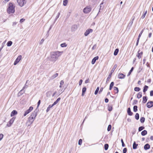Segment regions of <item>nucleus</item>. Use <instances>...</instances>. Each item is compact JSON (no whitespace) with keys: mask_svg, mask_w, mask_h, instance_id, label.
Returning <instances> with one entry per match:
<instances>
[{"mask_svg":"<svg viewBox=\"0 0 153 153\" xmlns=\"http://www.w3.org/2000/svg\"><path fill=\"white\" fill-rule=\"evenodd\" d=\"M19 5L21 7H22L26 3V0H17Z\"/></svg>","mask_w":153,"mask_h":153,"instance_id":"5","label":"nucleus"},{"mask_svg":"<svg viewBox=\"0 0 153 153\" xmlns=\"http://www.w3.org/2000/svg\"><path fill=\"white\" fill-rule=\"evenodd\" d=\"M143 30H142L140 32V33L139 34V35L138 36V38H140V36H141L142 33H143Z\"/></svg>","mask_w":153,"mask_h":153,"instance_id":"49","label":"nucleus"},{"mask_svg":"<svg viewBox=\"0 0 153 153\" xmlns=\"http://www.w3.org/2000/svg\"><path fill=\"white\" fill-rule=\"evenodd\" d=\"M108 101V100L107 98H106L105 99V102L106 103H107Z\"/></svg>","mask_w":153,"mask_h":153,"instance_id":"59","label":"nucleus"},{"mask_svg":"<svg viewBox=\"0 0 153 153\" xmlns=\"http://www.w3.org/2000/svg\"><path fill=\"white\" fill-rule=\"evenodd\" d=\"M86 88L85 87H84L82 88V96H83L84 95L85 92L86 91Z\"/></svg>","mask_w":153,"mask_h":153,"instance_id":"16","label":"nucleus"},{"mask_svg":"<svg viewBox=\"0 0 153 153\" xmlns=\"http://www.w3.org/2000/svg\"><path fill=\"white\" fill-rule=\"evenodd\" d=\"M25 92V91H24L23 89H22L19 92V94H20V95L22 94L23 93H24Z\"/></svg>","mask_w":153,"mask_h":153,"instance_id":"38","label":"nucleus"},{"mask_svg":"<svg viewBox=\"0 0 153 153\" xmlns=\"http://www.w3.org/2000/svg\"><path fill=\"white\" fill-rule=\"evenodd\" d=\"M33 108L32 107H30L29 108V109H28V110L26 111L24 114V116H25L27 114H28L30 112L33 110Z\"/></svg>","mask_w":153,"mask_h":153,"instance_id":"9","label":"nucleus"},{"mask_svg":"<svg viewBox=\"0 0 153 153\" xmlns=\"http://www.w3.org/2000/svg\"><path fill=\"white\" fill-rule=\"evenodd\" d=\"M77 29V26L76 25H73L71 28L72 31H74Z\"/></svg>","mask_w":153,"mask_h":153,"instance_id":"15","label":"nucleus"},{"mask_svg":"<svg viewBox=\"0 0 153 153\" xmlns=\"http://www.w3.org/2000/svg\"><path fill=\"white\" fill-rule=\"evenodd\" d=\"M127 151L126 148H124L123 150V153H126Z\"/></svg>","mask_w":153,"mask_h":153,"instance_id":"50","label":"nucleus"},{"mask_svg":"<svg viewBox=\"0 0 153 153\" xmlns=\"http://www.w3.org/2000/svg\"><path fill=\"white\" fill-rule=\"evenodd\" d=\"M147 134V131L146 130H144L141 133V135L143 136H144Z\"/></svg>","mask_w":153,"mask_h":153,"instance_id":"24","label":"nucleus"},{"mask_svg":"<svg viewBox=\"0 0 153 153\" xmlns=\"http://www.w3.org/2000/svg\"><path fill=\"white\" fill-rule=\"evenodd\" d=\"M64 83V82L63 81L61 80L60 82V85L59 86L60 88H61L62 87V85H63Z\"/></svg>","mask_w":153,"mask_h":153,"instance_id":"44","label":"nucleus"},{"mask_svg":"<svg viewBox=\"0 0 153 153\" xmlns=\"http://www.w3.org/2000/svg\"><path fill=\"white\" fill-rule=\"evenodd\" d=\"M150 95L151 96H153V91H151L150 92Z\"/></svg>","mask_w":153,"mask_h":153,"instance_id":"57","label":"nucleus"},{"mask_svg":"<svg viewBox=\"0 0 153 153\" xmlns=\"http://www.w3.org/2000/svg\"><path fill=\"white\" fill-rule=\"evenodd\" d=\"M25 21V19H20V23H22L24 22Z\"/></svg>","mask_w":153,"mask_h":153,"instance_id":"54","label":"nucleus"},{"mask_svg":"<svg viewBox=\"0 0 153 153\" xmlns=\"http://www.w3.org/2000/svg\"><path fill=\"white\" fill-rule=\"evenodd\" d=\"M152 33H150L149 34V37L150 38L151 37V36H152Z\"/></svg>","mask_w":153,"mask_h":153,"instance_id":"64","label":"nucleus"},{"mask_svg":"<svg viewBox=\"0 0 153 153\" xmlns=\"http://www.w3.org/2000/svg\"><path fill=\"white\" fill-rule=\"evenodd\" d=\"M127 113L130 116H131L132 115L133 113L131 112V111L130 108H129L128 109Z\"/></svg>","mask_w":153,"mask_h":153,"instance_id":"18","label":"nucleus"},{"mask_svg":"<svg viewBox=\"0 0 153 153\" xmlns=\"http://www.w3.org/2000/svg\"><path fill=\"white\" fill-rule=\"evenodd\" d=\"M53 106V105H49L48 107L47 108V110H46V112H48L49 110H50V109Z\"/></svg>","mask_w":153,"mask_h":153,"instance_id":"19","label":"nucleus"},{"mask_svg":"<svg viewBox=\"0 0 153 153\" xmlns=\"http://www.w3.org/2000/svg\"><path fill=\"white\" fill-rule=\"evenodd\" d=\"M142 93L141 92H139L137 95V97L138 99L142 97Z\"/></svg>","mask_w":153,"mask_h":153,"instance_id":"28","label":"nucleus"},{"mask_svg":"<svg viewBox=\"0 0 153 153\" xmlns=\"http://www.w3.org/2000/svg\"><path fill=\"white\" fill-rule=\"evenodd\" d=\"M134 19V17L131 20V21H130V22L129 23V24L130 25H131L133 23V21Z\"/></svg>","mask_w":153,"mask_h":153,"instance_id":"40","label":"nucleus"},{"mask_svg":"<svg viewBox=\"0 0 153 153\" xmlns=\"http://www.w3.org/2000/svg\"><path fill=\"white\" fill-rule=\"evenodd\" d=\"M103 88H100V90L99 91V94H100L101 93V92H102V91L103 90Z\"/></svg>","mask_w":153,"mask_h":153,"instance_id":"56","label":"nucleus"},{"mask_svg":"<svg viewBox=\"0 0 153 153\" xmlns=\"http://www.w3.org/2000/svg\"><path fill=\"white\" fill-rule=\"evenodd\" d=\"M111 125H109V126H108V128H107L108 131H110L111 129Z\"/></svg>","mask_w":153,"mask_h":153,"instance_id":"46","label":"nucleus"},{"mask_svg":"<svg viewBox=\"0 0 153 153\" xmlns=\"http://www.w3.org/2000/svg\"><path fill=\"white\" fill-rule=\"evenodd\" d=\"M145 118L144 117H142L140 119V121L141 123H143L144 122Z\"/></svg>","mask_w":153,"mask_h":153,"instance_id":"36","label":"nucleus"},{"mask_svg":"<svg viewBox=\"0 0 153 153\" xmlns=\"http://www.w3.org/2000/svg\"><path fill=\"white\" fill-rule=\"evenodd\" d=\"M22 56L20 55L17 58H16V59L15 61L14 65H16L22 59Z\"/></svg>","mask_w":153,"mask_h":153,"instance_id":"7","label":"nucleus"},{"mask_svg":"<svg viewBox=\"0 0 153 153\" xmlns=\"http://www.w3.org/2000/svg\"><path fill=\"white\" fill-rule=\"evenodd\" d=\"M137 146L138 144H136L135 142H134L133 144V148L134 149H136L137 148Z\"/></svg>","mask_w":153,"mask_h":153,"instance_id":"23","label":"nucleus"},{"mask_svg":"<svg viewBox=\"0 0 153 153\" xmlns=\"http://www.w3.org/2000/svg\"><path fill=\"white\" fill-rule=\"evenodd\" d=\"M150 148V146L148 144H146L144 146V149L145 150L149 149Z\"/></svg>","mask_w":153,"mask_h":153,"instance_id":"17","label":"nucleus"},{"mask_svg":"<svg viewBox=\"0 0 153 153\" xmlns=\"http://www.w3.org/2000/svg\"><path fill=\"white\" fill-rule=\"evenodd\" d=\"M147 10H146L145 11H144V12H143V14L141 16V18L143 19H144L145 18V16H146V14L147 13Z\"/></svg>","mask_w":153,"mask_h":153,"instance_id":"21","label":"nucleus"},{"mask_svg":"<svg viewBox=\"0 0 153 153\" xmlns=\"http://www.w3.org/2000/svg\"><path fill=\"white\" fill-rule=\"evenodd\" d=\"M111 74H110L109 76H108V78H107V80H106V82H108V81H109V80L111 77Z\"/></svg>","mask_w":153,"mask_h":153,"instance_id":"43","label":"nucleus"},{"mask_svg":"<svg viewBox=\"0 0 153 153\" xmlns=\"http://www.w3.org/2000/svg\"><path fill=\"white\" fill-rule=\"evenodd\" d=\"M82 82V79H80L79 81V85H80Z\"/></svg>","mask_w":153,"mask_h":153,"instance_id":"55","label":"nucleus"},{"mask_svg":"<svg viewBox=\"0 0 153 153\" xmlns=\"http://www.w3.org/2000/svg\"><path fill=\"white\" fill-rule=\"evenodd\" d=\"M125 77V75L122 73H119L118 75V77L119 79H124Z\"/></svg>","mask_w":153,"mask_h":153,"instance_id":"11","label":"nucleus"},{"mask_svg":"<svg viewBox=\"0 0 153 153\" xmlns=\"http://www.w3.org/2000/svg\"><path fill=\"white\" fill-rule=\"evenodd\" d=\"M82 143V140L81 139L79 140L78 142V144L79 145H81Z\"/></svg>","mask_w":153,"mask_h":153,"instance_id":"51","label":"nucleus"},{"mask_svg":"<svg viewBox=\"0 0 153 153\" xmlns=\"http://www.w3.org/2000/svg\"><path fill=\"white\" fill-rule=\"evenodd\" d=\"M112 108L111 106H109L108 107V109L109 111H111L112 110Z\"/></svg>","mask_w":153,"mask_h":153,"instance_id":"52","label":"nucleus"},{"mask_svg":"<svg viewBox=\"0 0 153 153\" xmlns=\"http://www.w3.org/2000/svg\"><path fill=\"white\" fill-rule=\"evenodd\" d=\"M88 82H89V79H86V80L85 81V83H88Z\"/></svg>","mask_w":153,"mask_h":153,"instance_id":"60","label":"nucleus"},{"mask_svg":"<svg viewBox=\"0 0 153 153\" xmlns=\"http://www.w3.org/2000/svg\"><path fill=\"white\" fill-rule=\"evenodd\" d=\"M15 119V117H13L12 118L7 124V127H10L11 126L13 123Z\"/></svg>","mask_w":153,"mask_h":153,"instance_id":"6","label":"nucleus"},{"mask_svg":"<svg viewBox=\"0 0 153 153\" xmlns=\"http://www.w3.org/2000/svg\"><path fill=\"white\" fill-rule=\"evenodd\" d=\"M45 41V39H41V40L39 42V44L40 45H41L43 44V42Z\"/></svg>","mask_w":153,"mask_h":153,"instance_id":"41","label":"nucleus"},{"mask_svg":"<svg viewBox=\"0 0 153 153\" xmlns=\"http://www.w3.org/2000/svg\"><path fill=\"white\" fill-rule=\"evenodd\" d=\"M16 22H13V25L15 26V25H16Z\"/></svg>","mask_w":153,"mask_h":153,"instance_id":"63","label":"nucleus"},{"mask_svg":"<svg viewBox=\"0 0 153 153\" xmlns=\"http://www.w3.org/2000/svg\"><path fill=\"white\" fill-rule=\"evenodd\" d=\"M139 52L140 51H139L138 52V54L137 55V56L139 59H140L143 53L142 51H141L140 52Z\"/></svg>","mask_w":153,"mask_h":153,"instance_id":"13","label":"nucleus"},{"mask_svg":"<svg viewBox=\"0 0 153 153\" xmlns=\"http://www.w3.org/2000/svg\"><path fill=\"white\" fill-rule=\"evenodd\" d=\"M68 0H64L63 1V5L64 6H66L68 3Z\"/></svg>","mask_w":153,"mask_h":153,"instance_id":"22","label":"nucleus"},{"mask_svg":"<svg viewBox=\"0 0 153 153\" xmlns=\"http://www.w3.org/2000/svg\"><path fill=\"white\" fill-rule=\"evenodd\" d=\"M17 114V112L16 110L13 111L11 113L10 116L11 117H13V116L16 115Z\"/></svg>","mask_w":153,"mask_h":153,"instance_id":"14","label":"nucleus"},{"mask_svg":"<svg viewBox=\"0 0 153 153\" xmlns=\"http://www.w3.org/2000/svg\"><path fill=\"white\" fill-rule=\"evenodd\" d=\"M153 106V102L152 101H150L147 102V106L149 108L152 107Z\"/></svg>","mask_w":153,"mask_h":153,"instance_id":"10","label":"nucleus"},{"mask_svg":"<svg viewBox=\"0 0 153 153\" xmlns=\"http://www.w3.org/2000/svg\"><path fill=\"white\" fill-rule=\"evenodd\" d=\"M108 147V144H105L104 145L105 149L106 150H107Z\"/></svg>","mask_w":153,"mask_h":153,"instance_id":"34","label":"nucleus"},{"mask_svg":"<svg viewBox=\"0 0 153 153\" xmlns=\"http://www.w3.org/2000/svg\"><path fill=\"white\" fill-rule=\"evenodd\" d=\"M147 100V99L146 97H143V102L144 103H145Z\"/></svg>","mask_w":153,"mask_h":153,"instance_id":"29","label":"nucleus"},{"mask_svg":"<svg viewBox=\"0 0 153 153\" xmlns=\"http://www.w3.org/2000/svg\"><path fill=\"white\" fill-rule=\"evenodd\" d=\"M114 85V82H112L110 84V86L111 87H113Z\"/></svg>","mask_w":153,"mask_h":153,"instance_id":"53","label":"nucleus"},{"mask_svg":"<svg viewBox=\"0 0 153 153\" xmlns=\"http://www.w3.org/2000/svg\"><path fill=\"white\" fill-rule=\"evenodd\" d=\"M98 58L99 57L98 56H97L94 57L92 60L91 62L92 64H94L95 63L96 61L98 59Z\"/></svg>","mask_w":153,"mask_h":153,"instance_id":"12","label":"nucleus"},{"mask_svg":"<svg viewBox=\"0 0 153 153\" xmlns=\"http://www.w3.org/2000/svg\"><path fill=\"white\" fill-rule=\"evenodd\" d=\"M144 128V127L143 126H141L139 127L138 129V130L139 131H140L143 129Z\"/></svg>","mask_w":153,"mask_h":153,"instance_id":"45","label":"nucleus"},{"mask_svg":"<svg viewBox=\"0 0 153 153\" xmlns=\"http://www.w3.org/2000/svg\"><path fill=\"white\" fill-rule=\"evenodd\" d=\"M63 51H56L52 52L50 53V60L52 62H55L63 53Z\"/></svg>","mask_w":153,"mask_h":153,"instance_id":"1","label":"nucleus"},{"mask_svg":"<svg viewBox=\"0 0 153 153\" xmlns=\"http://www.w3.org/2000/svg\"><path fill=\"white\" fill-rule=\"evenodd\" d=\"M139 114L138 113H137L135 115V118L136 120H138L139 119Z\"/></svg>","mask_w":153,"mask_h":153,"instance_id":"37","label":"nucleus"},{"mask_svg":"<svg viewBox=\"0 0 153 153\" xmlns=\"http://www.w3.org/2000/svg\"><path fill=\"white\" fill-rule=\"evenodd\" d=\"M58 75V74H57V73L55 74H54L51 77L52 79H53L55 78H56V77Z\"/></svg>","mask_w":153,"mask_h":153,"instance_id":"31","label":"nucleus"},{"mask_svg":"<svg viewBox=\"0 0 153 153\" xmlns=\"http://www.w3.org/2000/svg\"><path fill=\"white\" fill-rule=\"evenodd\" d=\"M140 90V89L139 87H135L134 88V90L136 91H139Z\"/></svg>","mask_w":153,"mask_h":153,"instance_id":"35","label":"nucleus"},{"mask_svg":"<svg viewBox=\"0 0 153 153\" xmlns=\"http://www.w3.org/2000/svg\"><path fill=\"white\" fill-rule=\"evenodd\" d=\"M118 51H119L118 49L117 48V49H116L114 51V55H115V56L117 55L118 53Z\"/></svg>","mask_w":153,"mask_h":153,"instance_id":"27","label":"nucleus"},{"mask_svg":"<svg viewBox=\"0 0 153 153\" xmlns=\"http://www.w3.org/2000/svg\"><path fill=\"white\" fill-rule=\"evenodd\" d=\"M41 102L40 100H39L38 102L37 107H38Z\"/></svg>","mask_w":153,"mask_h":153,"instance_id":"58","label":"nucleus"},{"mask_svg":"<svg viewBox=\"0 0 153 153\" xmlns=\"http://www.w3.org/2000/svg\"><path fill=\"white\" fill-rule=\"evenodd\" d=\"M92 8L90 6H87L83 9V12L86 14L88 13L91 12Z\"/></svg>","mask_w":153,"mask_h":153,"instance_id":"4","label":"nucleus"},{"mask_svg":"<svg viewBox=\"0 0 153 153\" xmlns=\"http://www.w3.org/2000/svg\"><path fill=\"white\" fill-rule=\"evenodd\" d=\"M60 100V98H58L57 99V100L55 102H54L53 103V104H52L54 106V105H55L57 104L58 103L59 101Z\"/></svg>","mask_w":153,"mask_h":153,"instance_id":"20","label":"nucleus"},{"mask_svg":"<svg viewBox=\"0 0 153 153\" xmlns=\"http://www.w3.org/2000/svg\"><path fill=\"white\" fill-rule=\"evenodd\" d=\"M121 142L122 143V146L123 147H124L125 146V145L124 143V142H123V140L122 139L121 140Z\"/></svg>","mask_w":153,"mask_h":153,"instance_id":"48","label":"nucleus"},{"mask_svg":"<svg viewBox=\"0 0 153 153\" xmlns=\"http://www.w3.org/2000/svg\"><path fill=\"white\" fill-rule=\"evenodd\" d=\"M3 134H0V141L1 140L3 137Z\"/></svg>","mask_w":153,"mask_h":153,"instance_id":"47","label":"nucleus"},{"mask_svg":"<svg viewBox=\"0 0 153 153\" xmlns=\"http://www.w3.org/2000/svg\"><path fill=\"white\" fill-rule=\"evenodd\" d=\"M12 42L11 41H8L7 43V46L9 47L11 46L12 45Z\"/></svg>","mask_w":153,"mask_h":153,"instance_id":"30","label":"nucleus"},{"mask_svg":"<svg viewBox=\"0 0 153 153\" xmlns=\"http://www.w3.org/2000/svg\"><path fill=\"white\" fill-rule=\"evenodd\" d=\"M114 90L115 91H116V93H118L119 90L118 88L116 87H114Z\"/></svg>","mask_w":153,"mask_h":153,"instance_id":"42","label":"nucleus"},{"mask_svg":"<svg viewBox=\"0 0 153 153\" xmlns=\"http://www.w3.org/2000/svg\"><path fill=\"white\" fill-rule=\"evenodd\" d=\"M37 115V113L36 111H34L32 113L30 117L28 118V120L27 122V126H30L34 121Z\"/></svg>","mask_w":153,"mask_h":153,"instance_id":"2","label":"nucleus"},{"mask_svg":"<svg viewBox=\"0 0 153 153\" xmlns=\"http://www.w3.org/2000/svg\"><path fill=\"white\" fill-rule=\"evenodd\" d=\"M139 39L140 38H138V39L137 40V44H136V45L137 46V45H138V43L139 42Z\"/></svg>","mask_w":153,"mask_h":153,"instance_id":"62","label":"nucleus"},{"mask_svg":"<svg viewBox=\"0 0 153 153\" xmlns=\"http://www.w3.org/2000/svg\"><path fill=\"white\" fill-rule=\"evenodd\" d=\"M137 106L136 105H134L133 107L134 111L135 112H137Z\"/></svg>","mask_w":153,"mask_h":153,"instance_id":"32","label":"nucleus"},{"mask_svg":"<svg viewBox=\"0 0 153 153\" xmlns=\"http://www.w3.org/2000/svg\"><path fill=\"white\" fill-rule=\"evenodd\" d=\"M67 46V45L65 43L61 44L60 45V46L62 48L66 47Z\"/></svg>","mask_w":153,"mask_h":153,"instance_id":"25","label":"nucleus"},{"mask_svg":"<svg viewBox=\"0 0 153 153\" xmlns=\"http://www.w3.org/2000/svg\"><path fill=\"white\" fill-rule=\"evenodd\" d=\"M148 88V87L147 86L145 85L144 87L143 90V92L145 93L146 91H147Z\"/></svg>","mask_w":153,"mask_h":153,"instance_id":"26","label":"nucleus"},{"mask_svg":"<svg viewBox=\"0 0 153 153\" xmlns=\"http://www.w3.org/2000/svg\"><path fill=\"white\" fill-rule=\"evenodd\" d=\"M133 69H134L133 67H132L131 68V70L129 71V73H128V74L127 75V76H129L130 75V74H131V73L133 71Z\"/></svg>","mask_w":153,"mask_h":153,"instance_id":"33","label":"nucleus"},{"mask_svg":"<svg viewBox=\"0 0 153 153\" xmlns=\"http://www.w3.org/2000/svg\"><path fill=\"white\" fill-rule=\"evenodd\" d=\"M99 87H97V88L96 89L95 92V93H94L96 95L98 93V92L99 91Z\"/></svg>","mask_w":153,"mask_h":153,"instance_id":"39","label":"nucleus"},{"mask_svg":"<svg viewBox=\"0 0 153 153\" xmlns=\"http://www.w3.org/2000/svg\"><path fill=\"white\" fill-rule=\"evenodd\" d=\"M93 31V30L91 29H88L84 33V35L85 36H87L90 33H92Z\"/></svg>","mask_w":153,"mask_h":153,"instance_id":"8","label":"nucleus"},{"mask_svg":"<svg viewBox=\"0 0 153 153\" xmlns=\"http://www.w3.org/2000/svg\"><path fill=\"white\" fill-rule=\"evenodd\" d=\"M8 13H13L15 12L14 6L12 3H10L9 4L8 7L7 9Z\"/></svg>","mask_w":153,"mask_h":153,"instance_id":"3","label":"nucleus"},{"mask_svg":"<svg viewBox=\"0 0 153 153\" xmlns=\"http://www.w3.org/2000/svg\"><path fill=\"white\" fill-rule=\"evenodd\" d=\"M27 85H26V84H25V86L23 87V88L22 89H23V90L24 89H25V88H27Z\"/></svg>","mask_w":153,"mask_h":153,"instance_id":"61","label":"nucleus"}]
</instances>
